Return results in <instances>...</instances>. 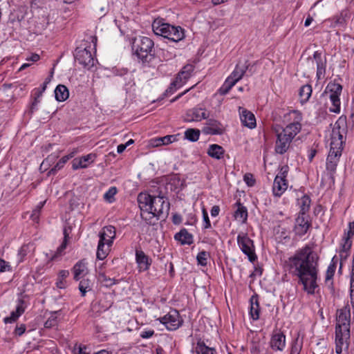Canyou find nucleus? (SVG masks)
<instances>
[{"mask_svg": "<svg viewBox=\"0 0 354 354\" xmlns=\"http://www.w3.org/2000/svg\"><path fill=\"white\" fill-rule=\"evenodd\" d=\"M318 256L312 247L306 245L296 251L293 257L289 258L288 263L293 274L303 284L304 289L308 294H314L318 287Z\"/></svg>", "mask_w": 354, "mask_h": 354, "instance_id": "1", "label": "nucleus"}, {"mask_svg": "<svg viewBox=\"0 0 354 354\" xmlns=\"http://www.w3.org/2000/svg\"><path fill=\"white\" fill-rule=\"evenodd\" d=\"M138 203L141 211L142 218L147 223H152V219L165 218L169 214V203L163 196H153L147 193L141 192L138 196Z\"/></svg>", "mask_w": 354, "mask_h": 354, "instance_id": "2", "label": "nucleus"}, {"mask_svg": "<svg viewBox=\"0 0 354 354\" xmlns=\"http://www.w3.org/2000/svg\"><path fill=\"white\" fill-rule=\"evenodd\" d=\"M347 131L346 118L341 116L335 122L330 133V149L326 162L328 170L335 169L346 142Z\"/></svg>", "mask_w": 354, "mask_h": 354, "instance_id": "3", "label": "nucleus"}, {"mask_svg": "<svg viewBox=\"0 0 354 354\" xmlns=\"http://www.w3.org/2000/svg\"><path fill=\"white\" fill-rule=\"evenodd\" d=\"M351 310L348 306L337 310L335 326V353L347 351L350 344Z\"/></svg>", "mask_w": 354, "mask_h": 354, "instance_id": "4", "label": "nucleus"}, {"mask_svg": "<svg viewBox=\"0 0 354 354\" xmlns=\"http://www.w3.org/2000/svg\"><path fill=\"white\" fill-rule=\"evenodd\" d=\"M132 50L142 64H149L155 57L154 42L147 37L139 36L132 41Z\"/></svg>", "mask_w": 354, "mask_h": 354, "instance_id": "5", "label": "nucleus"}, {"mask_svg": "<svg viewBox=\"0 0 354 354\" xmlns=\"http://www.w3.org/2000/svg\"><path fill=\"white\" fill-rule=\"evenodd\" d=\"M152 29L156 35L162 36L172 41L178 42L184 37V30L180 26H174L165 21L163 19H156L152 24Z\"/></svg>", "mask_w": 354, "mask_h": 354, "instance_id": "6", "label": "nucleus"}, {"mask_svg": "<svg viewBox=\"0 0 354 354\" xmlns=\"http://www.w3.org/2000/svg\"><path fill=\"white\" fill-rule=\"evenodd\" d=\"M284 120L288 124L281 132L292 140L301 130L302 113L298 110L290 111L284 115Z\"/></svg>", "mask_w": 354, "mask_h": 354, "instance_id": "7", "label": "nucleus"}, {"mask_svg": "<svg viewBox=\"0 0 354 354\" xmlns=\"http://www.w3.org/2000/svg\"><path fill=\"white\" fill-rule=\"evenodd\" d=\"M237 243L241 250L248 256L250 262H254L257 259L253 241L248 236L247 234L239 233L237 236Z\"/></svg>", "mask_w": 354, "mask_h": 354, "instance_id": "8", "label": "nucleus"}, {"mask_svg": "<svg viewBox=\"0 0 354 354\" xmlns=\"http://www.w3.org/2000/svg\"><path fill=\"white\" fill-rule=\"evenodd\" d=\"M160 323L164 324L167 330H175L178 329L183 323L179 313L176 310L169 311L165 316L157 319Z\"/></svg>", "mask_w": 354, "mask_h": 354, "instance_id": "9", "label": "nucleus"}, {"mask_svg": "<svg viewBox=\"0 0 354 354\" xmlns=\"http://www.w3.org/2000/svg\"><path fill=\"white\" fill-rule=\"evenodd\" d=\"M75 57L80 64L88 69H90L95 65V59L92 53L86 48L83 49L77 48L75 50Z\"/></svg>", "mask_w": 354, "mask_h": 354, "instance_id": "10", "label": "nucleus"}, {"mask_svg": "<svg viewBox=\"0 0 354 354\" xmlns=\"http://www.w3.org/2000/svg\"><path fill=\"white\" fill-rule=\"evenodd\" d=\"M308 60L311 62L312 64L314 63V60L315 61L317 65V77L318 80L323 79L326 73V57L323 58L322 53L319 50H317L313 54V58H308Z\"/></svg>", "mask_w": 354, "mask_h": 354, "instance_id": "11", "label": "nucleus"}, {"mask_svg": "<svg viewBox=\"0 0 354 354\" xmlns=\"http://www.w3.org/2000/svg\"><path fill=\"white\" fill-rule=\"evenodd\" d=\"M292 140L283 135L281 132H277L274 151L277 153L283 154L289 149Z\"/></svg>", "mask_w": 354, "mask_h": 354, "instance_id": "12", "label": "nucleus"}, {"mask_svg": "<svg viewBox=\"0 0 354 354\" xmlns=\"http://www.w3.org/2000/svg\"><path fill=\"white\" fill-rule=\"evenodd\" d=\"M310 226L308 216L306 214H299L295 220L294 230L298 236L304 235Z\"/></svg>", "mask_w": 354, "mask_h": 354, "instance_id": "13", "label": "nucleus"}, {"mask_svg": "<svg viewBox=\"0 0 354 354\" xmlns=\"http://www.w3.org/2000/svg\"><path fill=\"white\" fill-rule=\"evenodd\" d=\"M194 70V66L192 64H186L184 66L176 77L173 84L179 86L184 85L191 77Z\"/></svg>", "mask_w": 354, "mask_h": 354, "instance_id": "14", "label": "nucleus"}, {"mask_svg": "<svg viewBox=\"0 0 354 354\" xmlns=\"http://www.w3.org/2000/svg\"><path fill=\"white\" fill-rule=\"evenodd\" d=\"M270 345L274 351H283L286 346L285 335L280 330H274L271 336Z\"/></svg>", "mask_w": 354, "mask_h": 354, "instance_id": "15", "label": "nucleus"}, {"mask_svg": "<svg viewBox=\"0 0 354 354\" xmlns=\"http://www.w3.org/2000/svg\"><path fill=\"white\" fill-rule=\"evenodd\" d=\"M136 261L139 272H145L149 270L152 260L142 250H136Z\"/></svg>", "mask_w": 354, "mask_h": 354, "instance_id": "16", "label": "nucleus"}, {"mask_svg": "<svg viewBox=\"0 0 354 354\" xmlns=\"http://www.w3.org/2000/svg\"><path fill=\"white\" fill-rule=\"evenodd\" d=\"M116 230L113 225L104 227L99 233V241L106 243V245H113L115 239Z\"/></svg>", "mask_w": 354, "mask_h": 354, "instance_id": "17", "label": "nucleus"}, {"mask_svg": "<svg viewBox=\"0 0 354 354\" xmlns=\"http://www.w3.org/2000/svg\"><path fill=\"white\" fill-rule=\"evenodd\" d=\"M203 131L209 135H221L224 131V127L218 120L209 119L207 121Z\"/></svg>", "mask_w": 354, "mask_h": 354, "instance_id": "18", "label": "nucleus"}, {"mask_svg": "<svg viewBox=\"0 0 354 354\" xmlns=\"http://www.w3.org/2000/svg\"><path fill=\"white\" fill-rule=\"evenodd\" d=\"M239 111L243 125L250 129H253L256 127V119L252 112L241 106L239 108Z\"/></svg>", "mask_w": 354, "mask_h": 354, "instance_id": "19", "label": "nucleus"}, {"mask_svg": "<svg viewBox=\"0 0 354 354\" xmlns=\"http://www.w3.org/2000/svg\"><path fill=\"white\" fill-rule=\"evenodd\" d=\"M209 115L201 108H194L187 111L185 120L187 122H198L207 119Z\"/></svg>", "mask_w": 354, "mask_h": 354, "instance_id": "20", "label": "nucleus"}, {"mask_svg": "<svg viewBox=\"0 0 354 354\" xmlns=\"http://www.w3.org/2000/svg\"><path fill=\"white\" fill-rule=\"evenodd\" d=\"M95 158V154L89 153L79 158H75L73 160V169L76 170L80 168H86L91 163L94 161Z\"/></svg>", "mask_w": 354, "mask_h": 354, "instance_id": "21", "label": "nucleus"}, {"mask_svg": "<svg viewBox=\"0 0 354 354\" xmlns=\"http://www.w3.org/2000/svg\"><path fill=\"white\" fill-rule=\"evenodd\" d=\"M288 188L287 180L282 178L281 176H276L272 187L274 196H281Z\"/></svg>", "mask_w": 354, "mask_h": 354, "instance_id": "22", "label": "nucleus"}, {"mask_svg": "<svg viewBox=\"0 0 354 354\" xmlns=\"http://www.w3.org/2000/svg\"><path fill=\"white\" fill-rule=\"evenodd\" d=\"M24 301L19 299L16 310L10 313V315L4 318L3 322L6 324L15 322L25 311Z\"/></svg>", "mask_w": 354, "mask_h": 354, "instance_id": "23", "label": "nucleus"}, {"mask_svg": "<svg viewBox=\"0 0 354 354\" xmlns=\"http://www.w3.org/2000/svg\"><path fill=\"white\" fill-rule=\"evenodd\" d=\"M178 136V134L167 135L163 137L156 138L151 140V144L155 147L169 145L177 141Z\"/></svg>", "mask_w": 354, "mask_h": 354, "instance_id": "24", "label": "nucleus"}, {"mask_svg": "<svg viewBox=\"0 0 354 354\" xmlns=\"http://www.w3.org/2000/svg\"><path fill=\"white\" fill-rule=\"evenodd\" d=\"M174 238L176 241H180L182 245H190L193 242V236L185 229L181 230L179 232L176 233Z\"/></svg>", "mask_w": 354, "mask_h": 354, "instance_id": "25", "label": "nucleus"}, {"mask_svg": "<svg viewBox=\"0 0 354 354\" xmlns=\"http://www.w3.org/2000/svg\"><path fill=\"white\" fill-rule=\"evenodd\" d=\"M225 153V150L223 148L216 144H213L209 145L208 150H207V154L215 159L219 160L221 158H223Z\"/></svg>", "mask_w": 354, "mask_h": 354, "instance_id": "26", "label": "nucleus"}, {"mask_svg": "<svg viewBox=\"0 0 354 354\" xmlns=\"http://www.w3.org/2000/svg\"><path fill=\"white\" fill-rule=\"evenodd\" d=\"M86 263L82 261H78L73 268L74 274V279L76 281L80 280L86 273Z\"/></svg>", "mask_w": 354, "mask_h": 354, "instance_id": "27", "label": "nucleus"}, {"mask_svg": "<svg viewBox=\"0 0 354 354\" xmlns=\"http://www.w3.org/2000/svg\"><path fill=\"white\" fill-rule=\"evenodd\" d=\"M55 99L59 102L65 101L69 96L67 87L63 84H59L55 89Z\"/></svg>", "mask_w": 354, "mask_h": 354, "instance_id": "28", "label": "nucleus"}, {"mask_svg": "<svg viewBox=\"0 0 354 354\" xmlns=\"http://www.w3.org/2000/svg\"><path fill=\"white\" fill-rule=\"evenodd\" d=\"M111 246L112 245H106L105 243L99 241L96 252L97 258L100 260L104 259L109 254Z\"/></svg>", "mask_w": 354, "mask_h": 354, "instance_id": "29", "label": "nucleus"}, {"mask_svg": "<svg viewBox=\"0 0 354 354\" xmlns=\"http://www.w3.org/2000/svg\"><path fill=\"white\" fill-rule=\"evenodd\" d=\"M259 305L257 297L252 296L250 299V314L254 320L259 318Z\"/></svg>", "mask_w": 354, "mask_h": 354, "instance_id": "30", "label": "nucleus"}, {"mask_svg": "<svg viewBox=\"0 0 354 354\" xmlns=\"http://www.w3.org/2000/svg\"><path fill=\"white\" fill-rule=\"evenodd\" d=\"M312 94V87L309 84L304 85L299 89V97L301 104L306 103Z\"/></svg>", "mask_w": 354, "mask_h": 354, "instance_id": "31", "label": "nucleus"}, {"mask_svg": "<svg viewBox=\"0 0 354 354\" xmlns=\"http://www.w3.org/2000/svg\"><path fill=\"white\" fill-rule=\"evenodd\" d=\"M247 69H248V65H246V64H243V65L237 64L236 68H235V69L231 73L230 76L235 81L238 82L239 80H240L243 77V76L244 75V74L246 72Z\"/></svg>", "mask_w": 354, "mask_h": 354, "instance_id": "32", "label": "nucleus"}, {"mask_svg": "<svg viewBox=\"0 0 354 354\" xmlns=\"http://www.w3.org/2000/svg\"><path fill=\"white\" fill-rule=\"evenodd\" d=\"M47 82H45L41 85V88H37L34 90V101L31 105V110L35 109L37 105V104L40 102L39 98L42 96L43 93L45 91L46 88Z\"/></svg>", "mask_w": 354, "mask_h": 354, "instance_id": "33", "label": "nucleus"}, {"mask_svg": "<svg viewBox=\"0 0 354 354\" xmlns=\"http://www.w3.org/2000/svg\"><path fill=\"white\" fill-rule=\"evenodd\" d=\"M298 205L300 207L299 214H306L308 212L310 205V198L306 196H303L300 199L298 200Z\"/></svg>", "mask_w": 354, "mask_h": 354, "instance_id": "34", "label": "nucleus"}, {"mask_svg": "<svg viewBox=\"0 0 354 354\" xmlns=\"http://www.w3.org/2000/svg\"><path fill=\"white\" fill-rule=\"evenodd\" d=\"M64 238L62 243L57 248V251L55 254L50 257V260H55L58 257L62 255L64 250L66 249L67 245L68 239L69 238L68 234L65 229L64 231Z\"/></svg>", "mask_w": 354, "mask_h": 354, "instance_id": "35", "label": "nucleus"}, {"mask_svg": "<svg viewBox=\"0 0 354 354\" xmlns=\"http://www.w3.org/2000/svg\"><path fill=\"white\" fill-rule=\"evenodd\" d=\"M342 91V85L333 82H329L326 88V92H329L330 95H340Z\"/></svg>", "mask_w": 354, "mask_h": 354, "instance_id": "36", "label": "nucleus"}, {"mask_svg": "<svg viewBox=\"0 0 354 354\" xmlns=\"http://www.w3.org/2000/svg\"><path fill=\"white\" fill-rule=\"evenodd\" d=\"M196 351L198 354H217L214 348L206 346L204 342H201L197 343Z\"/></svg>", "mask_w": 354, "mask_h": 354, "instance_id": "37", "label": "nucleus"}, {"mask_svg": "<svg viewBox=\"0 0 354 354\" xmlns=\"http://www.w3.org/2000/svg\"><path fill=\"white\" fill-rule=\"evenodd\" d=\"M239 207L236 211L234 213V217L236 219L241 221L243 223H245L247 221L248 218V211L246 207L241 205L239 203Z\"/></svg>", "mask_w": 354, "mask_h": 354, "instance_id": "38", "label": "nucleus"}, {"mask_svg": "<svg viewBox=\"0 0 354 354\" xmlns=\"http://www.w3.org/2000/svg\"><path fill=\"white\" fill-rule=\"evenodd\" d=\"M73 156V154H71L69 156H65L62 157L58 162L48 171V175H53L55 174L58 170L61 169L64 164L72 157Z\"/></svg>", "mask_w": 354, "mask_h": 354, "instance_id": "39", "label": "nucleus"}, {"mask_svg": "<svg viewBox=\"0 0 354 354\" xmlns=\"http://www.w3.org/2000/svg\"><path fill=\"white\" fill-rule=\"evenodd\" d=\"M93 283L88 279H83L79 283V290L82 296H85L86 293L92 289Z\"/></svg>", "mask_w": 354, "mask_h": 354, "instance_id": "40", "label": "nucleus"}, {"mask_svg": "<svg viewBox=\"0 0 354 354\" xmlns=\"http://www.w3.org/2000/svg\"><path fill=\"white\" fill-rule=\"evenodd\" d=\"M68 276V270H62L59 272L57 280L56 282V285L58 288L62 289L66 287L65 279H66Z\"/></svg>", "mask_w": 354, "mask_h": 354, "instance_id": "41", "label": "nucleus"}, {"mask_svg": "<svg viewBox=\"0 0 354 354\" xmlns=\"http://www.w3.org/2000/svg\"><path fill=\"white\" fill-rule=\"evenodd\" d=\"M330 100L332 102V106L330 108V111L339 113L340 112L339 95H330Z\"/></svg>", "mask_w": 354, "mask_h": 354, "instance_id": "42", "label": "nucleus"}, {"mask_svg": "<svg viewBox=\"0 0 354 354\" xmlns=\"http://www.w3.org/2000/svg\"><path fill=\"white\" fill-rule=\"evenodd\" d=\"M200 130L196 129H188L185 132V137L186 139L195 142L197 141L200 136Z\"/></svg>", "mask_w": 354, "mask_h": 354, "instance_id": "43", "label": "nucleus"}, {"mask_svg": "<svg viewBox=\"0 0 354 354\" xmlns=\"http://www.w3.org/2000/svg\"><path fill=\"white\" fill-rule=\"evenodd\" d=\"M97 277L100 283H103L105 286L107 287L111 286L115 283L113 279L107 277L103 272H98Z\"/></svg>", "mask_w": 354, "mask_h": 354, "instance_id": "44", "label": "nucleus"}, {"mask_svg": "<svg viewBox=\"0 0 354 354\" xmlns=\"http://www.w3.org/2000/svg\"><path fill=\"white\" fill-rule=\"evenodd\" d=\"M209 257V253L206 251L200 252L196 257L198 263L201 266H205L207 264V259Z\"/></svg>", "mask_w": 354, "mask_h": 354, "instance_id": "45", "label": "nucleus"}, {"mask_svg": "<svg viewBox=\"0 0 354 354\" xmlns=\"http://www.w3.org/2000/svg\"><path fill=\"white\" fill-rule=\"evenodd\" d=\"M302 347V341L297 337L292 342L290 354H299Z\"/></svg>", "mask_w": 354, "mask_h": 354, "instance_id": "46", "label": "nucleus"}, {"mask_svg": "<svg viewBox=\"0 0 354 354\" xmlns=\"http://www.w3.org/2000/svg\"><path fill=\"white\" fill-rule=\"evenodd\" d=\"M117 193V189L115 187H111L109 190L104 194V198L109 203H112L114 201V196Z\"/></svg>", "mask_w": 354, "mask_h": 354, "instance_id": "47", "label": "nucleus"}, {"mask_svg": "<svg viewBox=\"0 0 354 354\" xmlns=\"http://www.w3.org/2000/svg\"><path fill=\"white\" fill-rule=\"evenodd\" d=\"M57 313H58V311H55L51 313V315L49 317V318L45 322L44 326L46 328H51L57 324L56 314Z\"/></svg>", "mask_w": 354, "mask_h": 354, "instance_id": "48", "label": "nucleus"}, {"mask_svg": "<svg viewBox=\"0 0 354 354\" xmlns=\"http://www.w3.org/2000/svg\"><path fill=\"white\" fill-rule=\"evenodd\" d=\"M335 269H336V266L334 263H331L328 266L327 270H326V282L328 281H330L333 279L335 272Z\"/></svg>", "mask_w": 354, "mask_h": 354, "instance_id": "49", "label": "nucleus"}, {"mask_svg": "<svg viewBox=\"0 0 354 354\" xmlns=\"http://www.w3.org/2000/svg\"><path fill=\"white\" fill-rule=\"evenodd\" d=\"M352 245V240L350 238L343 236L342 239V250L347 251L350 250Z\"/></svg>", "mask_w": 354, "mask_h": 354, "instance_id": "50", "label": "nucleus"}, {"mask_svg": "<svg viewBox=\"0 0 354 354\" xmlns=\"http://www.w3.org/2000/svg\"><path fill=\"white\" fill-rule=\"evenodd\" d=\"M244 182L250 187H252L255 184V179L252 174L247 173L243 176Z\"/></svg>", "mask_w": 354, "mask_h": 354, "instance_id": "51", "label": "nucleus"}, {"mask_svg": "<svg viewBox=\"0 0 354 354\" xmlns=\"http://www.w3.org/2000/svg\"><path fill=\"white\" fill-rule=\"evenodd\" d=\"M203 218V227L205 229L209 228L211 227L210 221L208 216L207 212L205 208L202 209Z\"/></svg>", "mask_w": 354, "mask_h": 354, "instance_id": "52", "label": "nucleus"}, {"mask_svg": "<svg viewBox=\"0 0 354 354\" xmlns=\"http://www.w3.org/2000/svg\"><path fill=\"white\" fill-rule=\"evenodd\" d=\"M354 235V221L348 223V230L345 232L344 236L352 239Z\"/></svg>", "mask_w": 354, "mask_h": 354, "instance_id": "53", "label": "nucleus"}, {"mask_svg": "<svg viewBox=\"0 0 354 354\" xmlns=\"http://www.w3.org/2000/svg\"><path fill=\"white\" fill-rule=\"evenodd\" d=\"M26 326L24 324L17 326L15 330V334L18 336H21L26 331Z\"/></svg>", "mask_w": 354, "mask_h": 354, "instance_id": "54", "label": "nucleus"}, {"mask_svg": "<svg viewBox=\"0 0 354 354\" xmlns=\"http://www.w3.org/2000/svg\"><path fill=\"white\" fill-rule=\"evenodd\" d=\"M181 86H182L179 85H174L172 82L170 84V86L165 91L164 95L167 96L169 94L174 93L177 88H180Z\"/></svg>", "mask_w": 354, "mask_h": 354, "instance_id": "55", "label": "nucleus"}, {"mask_svg": "<svg viewBox=\"0 0 354 354\" xmlns=\"http://www.w3.org/2000/svg\"><path fill=\"white\" fill-rule=\"evenodd\" d=\"M288 170L289 169L287 165L282 166L280 169L279 173L277 176H281L282 178L286 179Z\"/></svg>", "mask_w": 354, "mask_h": 354, "instance_id": "56", "label": "nucleus"}, {"mask_svg": "<svg viewBox=\"0 0 354 354\" xmlns=\"http://www.w3.org/2000/svg\"><path fill=\"white\" fill-rule=\"evenodd\" d=\"M154 334L153 330H144L141 332L140 337L143 339H148L152 337Z\"/></svg>", "mask_w": 354, "mask_h": 354, "instance_id": "57", "label": "nucleus"}, {"mask_svg": "<svg viewBox=\"0 0 354 354\" xmlns=\"http://www.w3.org/2000/svg\"><path fill=\"white\" fill-rule=\"evenodd\" d=\"M237 82L235 81L232 77L230 75L226 80L224 82V84L225 86H227V88H230V89Z\"/></svg>", "mask_w": 354, "mask_h": 354, "instance_id": "58", "label": "nucleus"}, {"mask_svg": "<svg viewBox=\"0 0 354 354\" xmlns=\"http://www.w3.org/2000/svg\"><path fill=\"white\" fill-rule=\"evenodd\" d=\"M350 302L354 308V283L350 286Z\"/></svg>", "mask_w": 354, "mask_h": 354, "instance_id": "59", "label": "nucleus"}, {"mask_svg": "<svg viewBox=\"0 0 354 354\" xmlns=\"http://www.w3.org/2000/svg\"><path fill=\"white\" fill-rule=\"evenodd\" d=\"M40 212L32 210V212L30 215L31 219L35 222H38L39 218Z\"/></svg>", "mask_w": 354, "mask_h": 354, "instance_id": "60", "label": "nucleus"}, {"mask_svg": "<svg viewBox=\"0 0 354 354\" xmlns=\"http://www.w3.org/2000/svg\"><path fill=\"white\" fill-rule=\"evenodd\" d=\"M220 212V207L218 205H214L212 207L211 209V216H216L218 215Z\"/></svg>", "mask_w": 354, "mask_h": 354, "instance_id": "61", "label": "nucleus"}, {"mask_svg": "<svg viewBox=\"0 0 354 354\" xmlns=\"http://www.w3.org/2000/svg\"><path fill=\"white\" fill-rule=\"evenodd\" d=\"M9 265L4 260L0 259V271L3 272L6 270V268H9Z\"/></svg>", "mask_w": 354, "mask_h": 354, "instance_id": "62", "label": "nucleus"}, {"mask_svg": "<svg viewBox=\"0 0 354 354\" xmlns=\"http://www.w3.org/2000/svg\"><path fill=\"white\" fill-rule=\"evenodd\" d=\"M354 283V253L353 256V262H352V269L351 272V281L350 284L353 285Z\"/></svg>", "mask_w": 354, "mask_h": 354, "instance_id": "63", "label": "nucleus"}, {"mask_svg": "<svg viewBox=\"0 0 354 354\" xmlns=\"http://www.w3.org/2000/svg\"><path fill=\"white\" fill-rule=\"evenodd\" d=\"M316 153H317V151L315 149H311L309 151L308 158V160L310 162H311L313 160V159L315 156Z\"/></svg>", "mask_w": 354, "mask_h": 354, "instance_id": "64", "label": "nucleus"}]
</instances>
